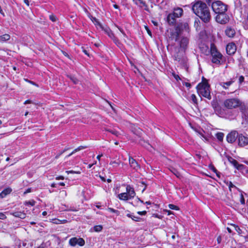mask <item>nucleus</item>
I'll return each instance as SVG.
<instances>
[{"instance_id": "nucleus-1", "label": "nucleus", "mask_w": 248, "mask_h": 248, "mask_svg": "<svg viewBox=\"0 0 248 248\" xmlns=\"http://www.w3.org/2000/svg\"><path fill=\"white\" fill-rule=\"evenodd\" d=\"M192 11L204 23H209L211 19V15L209 7L201 1L196 2L192 6Z\"/></svg>"}, {"instance_id": "nucleus-2", "label": "nucleus", "mask_w": 248, "mask_h": 248, "mask_svg": "<svg viewBox=\"0 0 248 248\" xmlns=\"http://www.w3.org/2000/svg\"><path fill=\"white\" fill-rule=\"evenodd\" d=\"M196 88L200 95H202L209 100L211 99L210 85L206 79H204L202 82L199 83Z\"/></svg>"}, {"instance_id": "nucleus-3", "label": "nucleus", "mask_w": 248, "mask_h": 248, "mask_svg": "<svg viewBox=\"0 0 248 248\" xmlns=\"http://www.w3.org/2000/svg\"><path fill=\"white\" fill-rule=\"evenodd\" d=\"M212 8L216 14H222L227 11L228 5L220 0H217L212 3Z\"/></svg>"}, {"instance_id": "nucleus-4", "label": "nucleus", "mask_w": 248, "mask_h": 248, "mask_svg": "<svg viewBox=\"0 0 248 248\" xmlns=\"http://www.w3.org/2000/svg\"><path fill=\"white\" fill-rule=\"evenodd\" d=\"M210 51L212 57V62L216 64H220V61L222 59V55L217 50L214 45H211Z\"/></svg>"}, {"instance_id": "nucleus-5", "label": "nucleus", "mask_w": 248, "mask_h": 248, "mask_svg": "<svg viewBox=\"0 0 248 248\" xmlns=\"http://www.w3.org/2000/svg\"><path fill=\"white\" fill-rule=\"evenodd\" d=\"M243 104L241 101L237 98H231L226 99L224 102V106L228 109H232L240 107Z\"/></svg>"}, {"instance_id": "nucleus-6", "label": "nucleus", "mask_w": 248, "mask_h": 248, "mask_svg": "<svg viewBox=\"0 0 248 248\" xmlns=\"http://www.w3.org/2000/svg\"><path fill=\"white\" fill-rule=\"evenodd\" d=\"M229 20L230 17L226 13L217 14L216 16V21L221 24H227L229 21Z\"/></svg>"}, {"instance_id": "nucleus-7", "label": "nucleus", "mask_w": 248, "mask_h": 248, "mask_svg": "<svg viewBox=\"0 0 248 248\" xmlns=\"http://www.w3.org/2000/svg\"><path fill=\"white\" fill-rule=\"evenodd\" d=\"M181 34V28L179 26H176L175 31L170 32V39L177 41L178 40L179 35Z\"/></svg>"}, {"instance_id": "nucleus-8", "label": "nucleus", "mask_w": 248, "mask_h": 248, "mask_svg": "<svg viewBox=\"0 0 248 248\" xmlns=\"http://www.w3.org/2000/svg\"><path fill=\"white\" fill-rule=\"evenodd\" d=\"M238 137V133L236 131H232L227 136V140L229 143H232Z\"/></svg>"}, {"instance_id": "nucleus-9", "label": "nucleus", "mask_w": 248, "mask_h": 248, "mask_svg": "<svg viewBox=\"0 0 248 248\" xmlns=\"http://www.w3.org/2000/svg\"><path fill=\"white\" fill-rule=\"evenodd\" d=\"M240 109L243 114V118L245 119L246 122L248 123V107L243 104L240 106Z\"/></svg>"}, {"instance_id": "nucleus-10", "label": "nucleus", "mask_w": 248, "mask_h": 248, "mask_svg": "<svg viewBox=\"0 0 248 248\" xmlns=\"http://www.w3.org/2000/svg\"><path fill=\"white\" fill-rule=\"evenodd\" d=\"M226 51L229 55L233 54L236 50V46L234 43H229L226 46Z\"/></svg>"}, {"instance_id": "nucleus-11", "label": "nucleus", "mask_w": 248, "mask_h": 248, "mask_svg": "<svg viewBox=\"0 0 248 248\" xmlns=\"http://www.w3.org/2000/svg\"><path fill=\"white\" fill-rule=\"evenodd\" d=\"M129 162L130 167L132 168L134 170H136V171H138L139 169H140V165L136 161V160L132 157H129Z\"/></svg>"}, {"instance_id": "nucleus-12", "label": "nucleus", "mask_w": 248, "mask_h": 248, "mask_svg": "<svg viewBox=\"0 0 248 248\" xmlns=\"http://www.w3.org/2000/svg\"><path fill=\"white\" fill-rule=\"evenodd\" d=\"M238 145L243 147L248 144V138L240 135L238 136Z\"/></svg>"}, {"instance_id": "nucleus-13", "label": "nucleus", "mask_w": 248, "mask_h": 248, "mask_svg": "<svg viewBox=\"0 0 248 248\" xmlns=\"http://www.w3.org/2000/svg\"><path fill=\"white\" fill-rule=\"evenodd\" d=\"M229 162L232 164L235 168L238 170H241L244 168V165L242 164H239L238 162L233 158L230 157L228 158Z\"/></svg>"}, {"instance_id": "nucleus-14", "label": "nucleus", "mask_w": 248, "mask_h": 248, "mask_svg": "<svg viewBox=\"0 0 248 248\" xmlns=\"http://www.w3.org/2000/svg\"><path fill=\"white\" fill-rule=\"evenodd\" d=\"M189 40L186 37H182L180 42V46L181 49L185 50L188 44Z\"/></svg>"}, {"instance_id": "nucleus-15", "label": "nucleus", "mask_w": 248, "mask_h": 248, "mask_svg": "<svg viewBox=\"0 0 248 248\" xmlns=\"http://www.w3.org/2000/svg\"><path fill=\"white\" fill-rule=\"evenodd\" d=\"M177 17L173 15L172 13H170L167 16V21L168 23L170 25H174L176 22V18Z\"/></svg>"}, {"instance_id": "nucleus-16", "label": "nucleus", "mask_w": 248, "mask_h": 248, "mask_svg": "<svg viewBox=\"0 0 248 248\" xmlns=\"http://www.w3.org/2000/svg\"><path fill=\"white\" fill-rule=\"evenodd\" d=\"M225 33L228 37H233L235 34V31L234 29L230 27H227L225 30Z\"/></svg>"}, {"instance_id": "nucleus-17", "label": "nucleus", "mask_w": 248, "mask_h": 248, "mask_svg": "<svg viewBox=\"0 0 248 248\" xmlns=\"http://www.w3.org/2000/svg\"><path fill=\"white\" fill-rule=\"evenodd\" d=\"M183 10L181 8H177L175 9L173 12L172 13L173 15L175 16V17L179 18L183 14Z\"/></svg>"}, {"instance_id": "nucleus-18", "label": "nucleus", "mask_w": 248, "mask_h": 248, "mask_svg": "<svg viewBox=\"0 0 248 248\" xmlns=\"http://www.w3.org/2000/svg\"><path fill=\"white\" fill-rule=\"evenodd\" d=\"M12 191V189L10 187L4 189L1 193H0V198H3L6 195L9 194Z\"/></svg>"}, {"instance_id": "nucleus-19", "label": "nucleus", "mask_w": 248, "mask_h": 248, "mask_svg": "<svg viewBox=\"0 0 248 248\" xmlns=\"http://www.w3.org/2000/svg\"><path fill=\"white\" fill-rule=\"evenodd\" d=\"M11 214L15 217H19L21 219H23L26 217V214L24 213L21 212L11 213Z\"/></svg>"}, {"instance_id": "nucleus-20", "label": "nucleus", "mask_w": 248, "mask_h": 248, "mask_svg": "<svg viewBox=\"0 0 248 248\" xmlns=\"http://www.w3.org/2000/svg\"><path fill=\"white\" fill-rule=\"evenodd\" d=\"M10 39V35L9 34H4L0 36V42L3 43Z\"/></svg>"}, {"instance_id": "nucleus-21", "label": "nucleus", "mask_w": 248, "mask_h": 248, "mask_svg": "<svg viewBox=\"0 0 248 248\" xmlns=\"http://www.w3.org/2000/svg\"><path fill=\"white\" fill-rule=\"evenodd\" d=\"M118 198L121 200H127L129 199L127 193H122L118 195Z\"/></svg>"}, {"instance_id": "nucleus-22", "label": "nucleus", "mask_w": 248, "mask_h": 248, "mask_svg": "<svg viewBox=\"0 0 248 248\" xmlns=\"http://www.w3.org/2000/svg\"><path fill=\"white\" fill-rule=\"evenodd\" d=\"M177 26H179L181 28V31L185 30L186 31H187L188 30V24L187 23H182L178 25Z\"/></svg>"}, {"instance_id": "nucleus-23", "label": "nucleus", "mask_w": 248, "mask_h": 248, "mask_svg": "<svg viewBox=\"0 0 248 248\" xmlns=\"http://www.w3.org/2000/svg\"><path fill=\"white\" fill-rule=\"evenodd\" d=\"M216 136L219 141H222L224 134L222 132H218L216 134Z\"/></svg>"}, {"instance_id": "nucleus-24", "label": "nucleus", "mask_w": 248, "mask_h": 248, "mask_svg": "<svg viewBox=\"0 0 248 248\" xmlns=\"http://www.w3.org/2000/svg\"><path fill=\"white\" fill-rule=\"evenodd\" d=\"M233 83V81H229L226 82H221L220 85L224 89H226L227 88L225 86L227 85L228 86H230Z\"/></svg>"}, {"instance_id": "nucleus-25", "label": "nucleus", "mask_w": 248, "mask_h": 248, "mask_svg": "<svg viewBox=\"0 0 248 248\" xmlns=\"http://www.w3.org/2000/svg\"><path fill=\"white\" fill-rule=\"evenodd\" d=\"M128 217L131 218L133 220L135 221H140L141 218L132 215L130 214H127L126 215Z\"/></svg>"}, {"instance_id": "nucleus-26", "label": "nucleus", "mask_w": 248, "mask_h": 248, "mask_svg": "<svg viewBox=\"0 0 248 248\" xmlns=\"http://www.w3.org/2000/svg\"><path fill=\"white\" fill-rule=\"evenodd\" d=\"M69 244L72 246H75L77 244V241L76 237H73L70 239Z\"/></svg>"}, {"instance_id": "nucleus-27", "label": "nucleus", "mask_w": 248, "mask_h": 248, "mask_svg": "<svg viewBox=\"0 0 248 248\" xmlns=\"http://www.w3.org/2000/svg\"><path fill=\"white\" fill-rule=\"evenodd\" d=\"M121 163V161L120 160L117 161H111L110 162V165H112L113 167H118Z\"/></svg>"}, {"instance_id": "nucleus-28", "label": "nucleus", "mask_w": 248, "mask_h": 248, "mask_svg": "<svg viewBox=\"0 0 248 248\" xmlns=\"http://www.w3.org/2000/svg\"><path fill=\"white\" fill-rule=\"evenodd\" d=\"M67 76L72 81V82L74 84H77L78 83V82H79L78 80L75 77L72 76L71 75H70V76L68 75Z\"/></svg>"}, {"instance_id": "nucleus-29", "label": "nucleus", "mask_w": 248, "mask_h": 248, "mask_svg": "<svg viewBox=\"0 0 248 248\" xmlns=\"http://www.w3.org/2000/svg\"><path fill=\"white\" fill-rule=\"evenodd\" d=\"M77 244L79 245L80 246H82L85 244V241L83 238H77Z\"/></svg>"}, {"instance_id": "nucleus-30", "label": "nucleus", "mask_w": 248, "mask_h": 248, "mask_svg": "<svg viewBox=\"0 0 248 248\" xmlns=\"http://www.w3.org/2000/svg\"><path fill=\"white\" fill-rule=\"evenodd\" d=\"M128 195V197L129 198V199H131L132 198H133L136 194H135V191L134 190V189H132V190H131L130 191V192H129L128 193H127Z\"/></svg>"}, {"instance_id": "nucleus-31", "label": "nucleus", "mask_w": 248, "mask_h": 248, "mask_svg": "<svg viewBox=\"0 0 248 248\" xmlns=\"http://www.w3.org/2000/svg\"><path fill=\"white\" fill-rule=\"evenodd\" d=\"M134 133L139 136V137H140L142 134V130L140 129H136L135 131H133Z\"/></svg>"}, {"instance_id": "nucleus-32", "label": "nucleus", "mask_w": 248, "mask_h": 248, "mask_svg": "<svg viewBox=\"0 0 248 248\" xmlns=\"http://www.w3.org/2000/svg\"><path fill=\"white\" fill-rule=\"evenodd\" d=\"M196 132H197L204 139L207 140V138L203 135V132L204 131L202 130H198L195 129Z\"/></svg>"}, {"instance_id": "nucleus-33", "label": "nucleus", "mask_w": 248, "mask_h": 248, "mask_svg": "<svg viewBox=\"0 0 248 248\" xmlns=\"http://www.w3.org/2000/svg\"><path fill=\"white\" fill-rule=\"evenodd\" d=\"M102 227L101 225H97L94 227V230L95 232H100L102 230Z\"/></svg>"}, {"instance_id": "nucleus-34", "label": "nucleus", "mask_w": 248, "mask_h": 248, "mask_svg": "<svg viewBox=\"0 0 248 248\" xmlns=\"http://www.w3.org/2000/svg\"><path fill=\"white\" fill-rule=\"evenodd\" d=\"M169 207L171 209H173V210H179V208L178 206L174 205V204H170L169 205Z\"/></svg>"}, {"instance_id": "nucleus-35", "label": "nucleus", "mask_w": 248, "mask_h": 248, "mask_svg": "<svg viewBox=\"0 0 248 248\" xmlns=\"http://www.w3.org/2000/svg\"><path fill=\"white\" fill-rule=\"evenodd\" d=\"M35 203V202L34 201H31L26 202L25 204L26 205H30L31 206H33V205H34Z\"/></svg>"}, {"instance_id": "nucleus-36", "label": "nucleus", "mask_w": 248, "mask_h": 248, "mask_svg": "<svg viewBox=\"0 0 248 248\" xmlns=\"http://www.w3.org/2000/svg\"><path fill=\"white\" fill-rule=\"evenodd\" d=\"M174 175H175L177 177H179L180 176V173L177 171L175 169H173V170H171Z\"/></svg>"}, {"instance_id": "nucleus-37", "label": "nucleus", "mask_w": 248, "mask_h": 248, "mask_svg": "<svg viewBox=\"0 0 248 248\" xmlns=\"http://www.w3.org/2000/svg\"><path fill=\"white\" fill-rule=\"evenodd\" d=\"M106 130L107 131L111 133L112 134L116 135V136H118V132L116 131H114V130H110V129H106Z\"/></svg>"}, {"instance_id": "nucleus-38", "label": "nucleus", "mask_w": 248, "mask_h": 248, "mask_svg": "<svg viewBox=\"0 0 248 248\" xmlns=\"http://www.w3.org/2000/svg\"><path fill=\"white\" fill-rule=\"evenodd\" d=\"M69 149L68 148H65L63 151H62V152H61V153H60V154H59L58 155H57L56 156V158H58L61 155H62L64 152H65L66 151L68 150Z\"/></svg>"}, {"instance_id": "nucleus-39", "label": "nucleus", "mask_w": 248, "mask_h": 248, "mask_svg": "<svg viewBox=\"0 0 248 248\" xmlns=\"http://www.w3.org/2000/svg\"><path fill=\"white\" fill-rule=\"evenodd\" d=\"M49 18L53 22H55L57 19V17L54 15H50L49 16Z\"/></svg>"}, {"instance_id": "nucleus-40", "label": "nucleus", "mask_w": 248, "mask_h": 248, "mask_svg": "<svg viewBox=\"0 0 248 248\" xmlns=\"http://www.w3.org/2000/svg\"><path fill=\"white\" fill-rule=\"evenodd\" d=\"M191 99L193 101V102L194 103H196V102H197V98H196V95L195 94H193L191 95Z\"/></svg>"}, {"instance_id": "nucleus-41", "label": "nucleus", "mask_w": 248, "mask_h": 248, "mask_svg": "<svg viewBox=\"0 0 248 248\" xmlns=\"http://www.w3.org/2000/svg\"><path fill=\"white\" fill-rule=\"evenodd\" d=\"M140 143L141 145L144 146L146 148H148V146L150 145L148 143H146L144 141H142V140L140 142Z\"/></svg>"}, {"instance_id": "nucleus-42", "label": "nucleus", "mask_w": 248, "mask_h": 248, "mask_svg": "<svg viewBox=\"0 0 248 248\" xmlns=\"http://www.w3.org/2000/svg\"><path fill=\"white\" fill-rule=\"evenodd\" d=\"M108 210L112 213H116L117 214H119V211L118 210H115L112 208H108Z\"/></svg>"}, {"instance_id": "nucleus-43", "label": "nucleus", "mask_w": 248, "mask_h": 248, "mask_svg": "<svg viewBox=\"0 0 248 248\" xmlns=\"http://www.w3.org/2000/svg\"><path fill=\"white\" fill-rule=\"evenodd\" d=\"M232 187H235L237 189H238L237 187H236L231 182H230L229 185V188L230 191H231V188Z\"/></svg>"}, {"instance_id": "nucleus-44", "label": "nucleus", "mask_w": 248, "mask_h": 248, "mask_svg": "<svg viewBox=\"0 0 248 248\" xmlns=\"http://www.w3.org/2000/svg\"><path fill=\"white\" fill-rule=\"evenodd\" d=\"M240 202L241 204H245V199L242 194H241L240 195Z\"/></svg>"}, {"instance_id": "nucleus-45", "label": "nucleus", "mask_w": 248, "mask_h": 248, "mask_svg": "<svg viewBox=\"0 0 248 248\" xmlns=\"http://www.w3.org/2000/svg\"><path fill=\"white\" fill-rule=\"evenodd\" d=\"M132 189H133V188L132 187H131L129 185L127 186L126 188V193H128L129 192H130V191L131 190H132Z\"/></svg>"}, {"instance_id": "nucleus-46", "label": "nucleus", "mask_w": 248, "mask_h": 248, "mask_svg": "<svg viewBox=\"0 0 248 248\" xmlns=\"http://www.w3.org/2000/svg\"><path fill=\"white\" fill-rule=\"evenodd\" d=\"M66 172L67 174H69V173H77V174L80 173L79 171H73V170H67L66 171Z\"/></svg>"}, {"instance_id": "nucleus-47", "label": "nucleus", "mask_w": 248, "mask_h": 248, "mask_svg": "<svg viewBox=\"0 0 248 248\" xmlns=\"http://www.w3.org/2000/svg\"><path fill=\"white\" fill-rule=\"evenodd\" d=\"M244 81V77L243 76H241L239 78V82L241 84Z\"/></svg>"}, {"instance_id": "nucleus-48", "label": "nucleus", "mask_w": 248, "mask_h": 248, "mask_svg": "<svg viewBox=\"0 0 248 248\" xmlns=\"http://www.w3.org/2000/svg\"><path fill=\"white\" fill-rule=\"evenodd\" d=\"M108 36L111 38H115L114 34L111 31L108 32Z\"/></svg>"}, {"instance_id": "nucleus-49", "label": "nucleus", "mask_w": 248, "mask_h": 248, "mask_svg": "<svg viewBox=\"0 0 248 248\" xmlns=\"http://www.w3.org/2000/svg\"><path fill=\"white\" fill-rule=\"evenodd\" d=\"M6 218V216L2 213H0V219H4Z\"/></svg>"}, {"instance_id": "nucleus-50", "label": "nucleus", "mask_w": 248, "mask_h": 248, "mask_svg": "<svg viewBox=\"0 0 248 248\" xmlns=\"http://www.w3.org/2000/svg\"><path fill=\"white\" fill-rule=\"evenodd\" d=\"M118 28L119 30V31H121V32L123 34L124 36L126 37V35L125 33H124V31H123V30L118 27Z\"/></svg>"}, {"instance_id": "nucleus-51", "label": "nucleus", "mask_w": 248, "mask_h": 248, "mask_svg": "<svg viewBox=\"0 0 248 248\" xmlns=\"http://www.w3.org/2000/svg\"><path fill=\"white\" fill-rule=\"evenodd\" d=\"M118 28L119 30V31H121V32L123 34L124 36L126 37V35L125 33H124V31H123V30L118 27Z\"/></svg>"}, {"instance_id": "nucleus-52", "label": "nucleus", "mask_w": 248, "mask_h": 248, "mask_svg": "<svg viewBox=\"0 0 248 248\" xmlns=\"http://www.w3.org/2000/svg\"><path fill=\"white\" fill-rule=\"evenodd\" d=\"M146 211H139L138 212V214L140 215H145L146 214Z\"/></svg>"}, {"instance_id": "nucleus-53", "label": "nucleus", "mask_w": 248, "mask_h": 248, "mask_svg": "<svg viewBox=\"0 0 248 248\" xmlns=\"http://www.w3.org/2000/svg\"><path fill=\"white\" fill-rule=\"evenodd\" d=\"M243 172L245 173H248V168H247L246 166H244V168L242 169Z\"/></svg>"}, {"instance_id": "nucleus-54", "label": "nucleus", "mask_w": 248, "mask_h": 248, "mask_svg": "<svg viewBox=\"0 0 248 248\" xmlns=\"http://www.w3.org/2000/svg\"><path fill=\"white\" fill-rule=\"evenodd\" d=\"M210 169L211 170H212L214 172H216V173H217V170H216V169L213 166H211L210 167Z\"/></svg>"}, {"instance_id": "nucleus-55", "label": "nucleus", "mask_w": 248, "mask_h": 248, "mask_svg": "<svg viewBox=\"0 0 248 248\" xmlns=\"http://www.w3.org/2000/svg\"><path fill=\"white\" fill-rule=\"evenodd\" d=\"M145 28H146V29L147 30V31L148 34H149L150 36H151L152 35L151 31H150V30L147 27H146Z\"/></svg>"}, {"instance_id": "nucleus-56", "label": "nucleus", "mask_w": 248, "mask_h": 248, "mask_svg": "<svg viewBox=\"0 0 248 248\" xmlns=\"http://www.w3.org/2000/svg\"><path fill=\"white\" fill-rule=\"evenodd\" d=\"M86 147H87L86 146H79L77 148L79 149V151H80L82 149L86 148Z\"/></svg>"}, {"instance_id": "nucleus-57", "label": "nucleus", "mask_w": 248, "mask_h": 248, "mask_svg": "<svg viewBox=\"0 0 248 248\" xmlns=\"http://www.w3.org/2000/svg\"><path fill=\"white\" fill-rule=\"evenodd\" d=\"M24 2L27 6H29L30 5V2L29 0H24Z\"/></svg>"}, {"instance_id": "nucleus-58", "label": "nucleus", "mask_w": 248, "mask_h": 248, "mask_svg": "<svg viewBox=\"0 0 248 248\" xmlns=\"http://www.w3.org/2000/svg\"><path fill=\"white\" fill-rule=\"evenodd\" d=\"M93 21H94L97 24H98L100 25V23H99V22L97 21V19L95 17H93V20H92Z\"/></svg>"}, {"instance_id": "nucleus-59", "label": "nucleus", "mask_w": 248, "mask_h": 248, "mask_svg": "<svg viewBox=\"0 0 248 248\" xmlns=\"http://www.w3.org/2000/svg\"><path fill=\"white\" fill-rule=\"evenodd\" d=\"M60 222H61V220H58V219H55L54 220V223H55V224H60Z\"/></svg>"}, {"instance_id": "nucleus-60", "label": "nucleus", "mask_w": 248, "mask_h": 248, "mask_svg": "<svg viewBox=\"0 0 248 248\" xmlns=\"http://www.w3.org/2000/svg\"><path fill=\"white\" fill-rule=\"evenodd\" d=\"M185 85H186V86L187 87H189L190 88L191 87V84L189 83H188V82H186L185 83Z\"/></svg>"}, {"instance_id": "nucleus-61", "label": "nucleus", "mask_w": 248, "mask_h": 248, "mask_svg": "<svg viewBox=\"0 0 248 248\" xmlns=\"http://www.w3.org/2000/svg\"><path fill=\"white\" fill-rule=\"evenodd\" d=\"M173 76L174 77V78L176 79V80H178L179 79H180V78L178 76V75H175V74H173Z\"/></svg>"}, {"instance_id": "nucleus-62", "label": "nucleus", "mask_w": 248, "mask_h": 248, "mask_svg": "<svg viewBox=\"0 0 248 248\" xmlns=\"http://www.w3.org/2000/svg\"><path fill=\"white\" fill-rule=\"evenodd\" d=\"M78 151H79V149L76 148L71 153V154L73 155Z\"/></svg>"}, {"instance_id": "nucleus-63", "label": "nucleus", "mask_w": 248, "mask_h": 248, "mask_svg": "<svg viewBox=\"0 0 248 248\" xmlns=\"http://www.w3.org/2000/svg\"><path fill=\"white\" fill-rule=\"evenodd\" d=\"M56 179L57 180H59V179L63 180V179H64V177L62 176H60L56 177Z\"/></svg>"}, {"instance_id": "nucleus-64", "label": "nucleus", "mask_w": 248, "mask_h": 248, "mask_svg": "<svg viewBox=\"0 0 248 248\" xmlns=\"http://www.w3.org/2000/svg\"><path fill=\"white\" fill-rule=\"evenodd\" d=\"M31 191V188H28V189H27V190L25 192H24V194H26V193H28L29 192H30Z\"/></svg>"}]
</instances>
